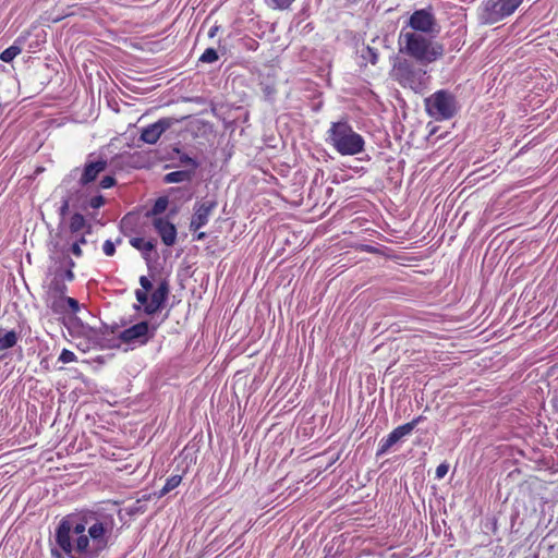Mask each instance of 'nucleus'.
<instances>
[{"mask_svg": "<svg viewBox=\"0 0 558 558\" xmlns=\"http://www.w3.org/2000/svg\"><path fill=\"white\" fill-rule=\"evenodd\" d=\"M426 112L437 121L451 119L458 111L456 97L448 90L440 89L425 99Z\"/></svg>", "mask_w": 558, "mask_h": 558, "instance_id": "4", "label": "nucleus"}, {"mask_svg": "<svg viewBox=\"0 0 558 558\" xmlns=\"http://www.w3.org/2000/svg\"><path fill=\"white\" fill-rule=\"evenodd\" d=\"M82 329H87V331H92V329L85 328V326H82Z\"/></svg>", "mask_w": 558, "mask_h": 558, "instance_id": "43", "label": "nucleus"}, {"mask_svg": "<svg viewBox=\"0 0 558 558\" xmlns=\"http://www.w3.org/2000/svg\"><path fill=\"white\" fill-rule=\"evenodd\" d=\"M75 360H76L75 354L68 349H63L59 356V361L64 364L74 362Z\"/></svg>", "mask_w": 558, "mask_h": 558, "instance_id": "25", "label": "nucleus"}, {"mask_svg": "<svg viewBox=\"0 0 558 558\" xmlns=\"http://www.w3.org/2000/svg\"><path fill=\"white\" fill-rule=\"evenodd\" d=\"M65 278L69 280V281H72L74 279V274L72 272L71 269L66 270L65 271Z\"/></svg>", "mask_w": 558, "mask_h": 558, "instance_id": "38", "label": "nucleus"}, {"mask_svg": "<svg viewBox=\"0 0 558 558\" xmlns=\"http://www.w3.org/2000/svg\"><path fill=\"white\" fill-rule=\"evenodd\" d=\"M22 52V47L17 44V40L14 43V45L7 48L4 51L0 54V60L3 62H11Z\"/></svg>", "mask_w": 558, "mask_h": 558, "instance_id": "18", "label": "nucleus"}, {"mask_svg": "<svg viewBox=\"0 0 558 558\" xmlns=\"http://www.w3.org/2000/svg\"><path fill=\"white\" fill-rule=\"evenodd\" d=\"M421 417H416L413 421L400 425L395 428L386 438H383L379 442V448L377 450V456L385 454L395 444H397L401 438L410 435L413 429L416 427Z\"/></svg>", "mask_w": 558, "mask_h": 558, "instance_id": "9", "label": "nucleus"}, {"mask_svg": "<svg viewBox=\"0 0 558 558\" xmlns=\"http://www.w3.org/2000/svg\"><path fill=\"white\" fill-rule=\"evenodd\" d=\"M523 0H487L483 4V19L488 24H494L504 17L511 15Z\"/></svg>", "mask_w": 558, "mask_h": 558, "instance_id": "6", "label": "nucleus"}, {"mask_svg": "<svg viewBox=\"0 0 558 558\" xmlns=\"http://www.w3.org/2000/svg\"><path fill=\"white\" fill-rule=\"evenodd\" d=\"M105 204V198L101 195L94 196L89 199V206L94 209L100 208Z\"/></svg>", "mask_w": 558, "mask_h": 558, "instance_id": "28", "label": "nucleus"}, {"mask_svg": "<svg viewBox=\"0 0 558 558\" xmlns=\"http://www.w3.org/2000/svg\"><path fill=\"white\" fill-rule=\"evenodd\" d=\"M392 76L400 85L415 93H421L426 85V71L407 60L393 66Z\"/></svg>", "mask_w": 558, "mask_h": 558, "instance_id": "5", "label": "nucleus"}, {"mask_svg": "<svg viewBox=\"0 0 558 558\" xmlns=\"http://www.w3.org/2000/svg\"><path fill=\"white\" fill-rule=\"evenodd\" d=\"M267 5L276 10H286L294 2V0H265Z\"/></svg>", "mask_w": 558, "mask_h": 558, "instance_id": "22", "label": "nucleus"}, {"mask_svg": "<svg viewBox=\"0 0 558 558\" xmlns=\"http://www.w3.org/2000/svg\"><path fill=\"white\" fill-rule=\"evenodd\" d=\"M167 206H168V199L166 197H159L155 202V204H154L151 210L148 213V215L157 216V215L163 213L167 209Z\"/></svg>", "mask_w": 558, "mask_h": 558, "instance_id": "21", "label": "nucleus"}, {"mask_svg": "<svg viewBox=\"0 0 558 558\" xmlns=\"http://www.w3.org/2000/svg\"><path fill=\"white\" fill-rule=\"evenodd\" d=\"M70 251L76 257H81L83 254L82 246L80 245V242H77V241H72Z\"/></svg>", "mask_w": 558, "mask_h": 558, "instance_id": "32", "label": "nucleus"}, {"mask_svg": "<svg viewBox=\"0 0 558 558\" xmlns=\"http://www.w3.org/2000/svg\"><path fill=\"white\" fill-rule=\"evenodd\" d=\"M366 51L368 53L367 58H368L369 62L375 64L377 62V52H376V50L371 48V47H367Z\"/></svg>", "mask_w": 558, "mask_h": 558, "instance_id": "34", "label": "nucleus"}, {"mask_svg": "<svg viewBox=\"0 0 558 558\" xmlns=\"http://www.w3.org/2000/svg\"><path fill=\"white\" fill-rule=\"evenodd\" d=\"M326 142L342 156H354L364 149L363 137L347 121L332 122Z\"/></svg>", "mask_w": 558, "mask_h": 558, "instance_id": "3", "label": "nucleus"}, {"mask_svg": "<svg viewBox=\"0 0 558 558\" xmlns=\"http://www.w3.org/2000/svg\"><path fill=\"white\" fill-rule=\"evenodd\" d=\"M169 293V286L166 281H162L151 293L148 299V303L145 306V313L153 315L160 311L163 303L167 300Z\"/></svg>", "mask_w": 558, "mask_h": 558, "instance_id": "12", "label": "nucleus"}, {"mask_svg": "<svg viewBox=\"0 0 558 558\" xmlns=\"http://www.w3.org/2000/svg\"><path fill=\"white\" fill-rule=\"evenodd\" d=\"M17 339V333L14 330L3 331L0 329V351L13 348Z\"/></svg>", "mask_w": 558, "mask_h": 558, "instance_id": "16", "label": "nucleus"}, {"mask_svg": "<svg viewBox=\"0 0 558 558\" xmlns=\"http://www.w3.org/2000/svg\"><path fill=\"white\" fill-rule=\"evenodd\" d=\"M140 284L142 287L141 290H146V291H149L153 287L151 282L149 281V279L145 276H142L140 278Z\"/></svg>", "mask_w": 558, "mask_h": 558, "instance_id": "33", "label": "nucleus"}, {"mask_svg": "<svg viewBox=\"0 0 558 558\" xmlns=\"http://www.w3.org/2000/svg\"><path fill=\"white\" fill-rule=\"evenodd\" d=\"M217 205L218 204L215 199H206L201 203H196L190 223V229L196 231L206 226Z\"/></svg>", "mask_w": 558, "mask_h": 558, "instance_id": "10", "label": "nucleus"}, {"mask_svg": "<svg viewBox=\"0 0 558 558\" xmlns=\"http://www.w3.org/2000/svg\"><path fill=\"white\" fill-rule=\"evenodd\" d=\"M69 208V202L68 201H64L62 207H61V214L63 215Z\"/></svg>", "mask_w": 558, "mask_h": 558, "instance_id": "39", "label": "nucleus"}, {"mask_svg": "<svg viewBox=\"0 0 558 558\" xmlns=\"http://www.w3.org/2000/svg\"><path fill=\"white\" fill-rule=\"evenodd\" d=\"M114 183H116V180L110 175H106L100 180V186L102 189H109V187L113 186Z\"/></svg>", "mask_w": 558, "mask_h": 558, "instance_id": "31", "label": "nucleus"}, {"mask_svg": "<svg viewBox=\"0 0 558 558\" xmlns=\"http://www.w3.org/2000/svg\"><path fill=\"white\" fill-rule=\"evenodd\" d=\"M106 168L107 161L105 159L87 161L81 173L80 184L87 185L93 182Z\"/></svg>", "mask_w": 558, "mask_h": 558, "instance_id": "14", "label": "nucleus"}, {"mask_svg": "<svg viewBox=\"0 0 558 558\" xmlns=\"http://www.w3.org/2000/svg\"><path fill=\"white\" fill-rule=\"evenodd\" d=\"M174 122L175 120L173 118L159 119L157 122L143 129L141 140L147 144H156L162 133L170 129Z\"/></svg>", "mask_w": 558, "mask_h": 558, "instance_id": "11", "label": "nucleus"}, {"mask_svg": "<svg viewBox=\"0 0 558 558\" xmlns=\"http://www.w3.org/2000/svg\"><path fill=\"white\" fill-rule=\"evenodd\" d=\"M179 160L182 165L190 167L189 170H192L193 172H195V170L199 166L198 162L194 158H191L190 156H187L185 154L180 155Z\"/></svg>", "mask_w": 558, "mask_h": 558, "instance_id": "24", "label": "nucleus"}, {"mask_svg": "<svg viewBox=\"0 0 558 558\" xmlns=\"http://www.w3.org/2000/svg\"><path fill=\"white\" fill-rule=\"evenodd\" d=\"M218 60V53L214 48H207L199 57V61L204 63H213Z\"/></svg>", "mask_w": 558, "mask_h": 558, "instance_id": "23", "label": "nucleus"}, {"mask_svg": "<svg viewBox=\"0 0 558 558\" xmlns=\"http://www.w3.org/2000/svg\"><path fill=\"white\" fill-rule=\"evenodd\" d=\"M86 227V220L83 215L74 214L70 220V230L72 234L80 233Z\"/></svg>", "mask_w": 558, "mask_h": 558, "instance_id": "19", "label": "nucleus"}, {"mask_svg": "<svg viewBox=\"0 0 558 558\" xmlns=\"http://www.w3.org/2000/svg\"><path fill=\"white\" fill-rule=\"evenodd\" d=\"M72 241L80 242L81 246L87 244V241H86V239L83 235L80 239L73 238Z\"/></svg>", "mask_w": 558, "mask_h": 558, "instance_id": "37", "label": "nucleus"}, {"mask_svg": "<svg viewBox=\"0 0 558 558\" xmlns=\"http://www.w3.org/2000/svg\"><path fill=\"white\" fill-rule=\"evenodd\" d=\"M102 250H104V253H105L107 256H112V255L114 254V252H116L114 244H113L110 240H107V241L104 243Z\"/></svg>", "mask_w": 558, "mask_h": 558, "instance_id": "30", "label": "nucleus"}, {"mask_svg": "<svg viewBox=\"0 0 558 558\" xmlns=\"http://www.w3.org/2000/svg\"><path fill=\"white\" fill-rule=\"evenodd\" d=\"M135 296H136L137 302L141 303L142 305H144V307H145L146 304L148 303V299H149L147 295V291L137 289L135 291Z\"/></svg>", "mask_w": 558, "mask_h": 558, "instance_id": "27", "label": "nucleus"}, {"mask_svg": "<svg viewBox=\"0 0 558 558\" xmlns=\"http://www.w3.org/2000/svg\"><path fill=\"white\" fill-rule=\"evenodd\" d=\"M116 526L113 514L85 509L61 519L54 532L56 558H99L110 545Z\"/></svg>", "mask_w": 558, "mask_h": 558, "instance_id": "1", "label": "nucleus"}, {"mask_svg": "<svg viewBox=\"0 0 558 558\" xmlns=\"http://www.w3.org/2000/svg\"><path fill=\"white\" fill-rule=\"evenodd\" d=\"M77 172H78V169H77V168H76V169H74V170L72 171V173H75V174H76Z\"/></svg>", "mask_w": 558, "mask_h": 558, "instance_id": "42", "label": "nucleus"}, {"mask_svg": "<svg viewBox=\"0 0 558 558\" xmlns=\"http://www.w3.org/2000/svg\"><path fill=\"white\" fill-rule=\"evenodd\" d=\"M181 481H182L181 475H173V476L169 477L166 481V484L163 485L162 489L160 490V496H165L172 489L177 488L180 485Z\"/></svg>", "mask_w": 558, "mask_h": 558, "instance_id": "20", "label": "nucleus"}, {"mask_svg": "<svg viewBox=\"0 0 558 558\" xmlns=\"http://www.w3.org/2000/svg\"><path fill=\"white\" fill-rule=\"evenodd\" d=\"M60 302L61 303H66L68 306L70 307L71 312H73V313H76L80 310L78 302L75 299H73V298H69V296L68 298H62L60 300Z\"/></svg>", "mask_w": 558, "mask_h": 558, "instance_id": "26", "label": "nucleus"}, {"mask_svg": "<svg viewBox=\"0 0 558 558\" xmlns=\"http://www.w3.org/2000/svg\"><path fill=\"white\" fill-rule=\"evenodd\" d=\"M153 226L160 235L165 245L171 246L175 243L177 229L173 223L165 218H155Z\"/></svg>", "mask_w": 558, "mask_h": 558, "instance_id": "13", "label": "nucleus"}, {"mask_svg": "<svg viewBox=\"0 0 558 558\" xmlns=\"http://www.w3.org/2000/svg\"><path fill=\"white\" fill-rule=\"evenodd\" d=\"M51 306H52V308H54L56 311L58 310V307H62V305H61V304H60V305H57V303H56V302H53Z\"/></svg>", "mask_w": 558, "mask_h": 558, "instance_id": "41", "label": "nucleus"}, {"mask_svg": "<svg viewBox=\"0 0 558 558\" xmlns=\"http://www.w3.org/2000/svg\"><path fill=\"white\" fill-rule=\"evenodd\" d=\"M206 238V233L205 232H199L196 236L197 240H204Z\"/></svg>", "mask_w": 558, "mask_h": 558, "instance_id": "40", "label": "nucleus"}, {"mask_svg": "<svg viewBox=\"0 0 558 558\" xmlns=\"http://www.w3.org/2000/svg\"><path fill=\"white\" fill-rule=\"evenodd\" d=\"M130 244L145 255H149L155 248V243L153 241H146L142 238H132L130 240Z\"/></svg>", "mask_w": 558, "mask_h": 558, "instance_id": "17", "label": "nucleus"}, {"mask_svg": "<svg viewBox=\"0 0 558 558\" xmlns=\"http://www.w3.org/2000/svg\"><path fill=\"white\" fill-rule=\"evenodd\" d=\"M408 25L411 27V31L416 33L437 35L440 32V25L429 8L414 11L409 19Z\"/></svg>", "mask_w": 558, "mask_h": 558, "instance_id": "7", "label": "nucleus"}, {"mask_svg": "<svg viewBox=\"0 0 558 558\" xmlns=\"http://www.w3.org/2000/svg\"><path fill=\"white\" fill-rule=\"evenodd\" d=\"M449 465L446 463H441L436 469V478L441 480L446 476L448 473Z\"/></svg>", "mask_w": 558, "mask_h": 558, "instance_id": "29", "label": "nucleus"}, {"mask_svg": "<svg viewBox=\"0 0 558 558\" xmlns=\"http://www.w3.org/2000/svg\"><path fill=\"white\" fill-rule=\"evenodd\" d=\"M218 29L219 27L217 25L211 26L208 31V36L211 38L215 37L217 35Z\"/></svg>", "mask_w": 558, "mask_h": 558, "instance_id": "35", "label": "nucleus"}, {"mask_svg": "<svg viewBox=\"0 0 558 558\" xmlns=\"http://www.w3.org/2000/svg\"><path fill=\"white\" fill-rule=\"evenodd\" d=\"M193 175L194 172L192 170H179L167 173L163 178V181L166 183L189 182L192 180Z\"/></svg>", "mask_w": 558, "mask_h": 558, "instance_id": "15", "label": "nucleus"}, {"mask_svg": "<svg viewBox=\"0 0 558 558\" xmlns=\"http://www.w3.org/2000/svg\"><path fill=\"white\" fill-rule=\"evenodd\" d=\"M54 289H56L57 292L63 293V291L65 290V286L62 284V283L56 282L54 283Z\"/></svg>", "mask_w": 558, "mask_h": 558, "instance_id": "36", "label": "nucleus"}, {"mask_svg": "<svg viewBox=\"0 0 558 558\" xmlns=\"http://www.w3.org/2000/svg\"><path fill=\"white\" fill-rule=\"evenodd\" d=\"M398 44L401 53L412 57L421 64L432 63L444 54L441 44L405 28L401 29Z\"/></svg>", "mask_w": 558, "mask_h": 558, "instance_id": "2", "label": "nucleus"}, {"mask_svg": "<svg viewBox=\"0 0 558 558\" xmlns=\"http://www.w3.org/2000/svg\"><path fill=\"white\" fill-rule=\"evenodd\" d=\"M157 327L150 326L147 322H140L119 333V339L129 345H144L156 332Z\"/></svg>", "mask_w": 558, "mask_h": 558, "instance_id": "8", "label": "nucleus"}]
</instances>
